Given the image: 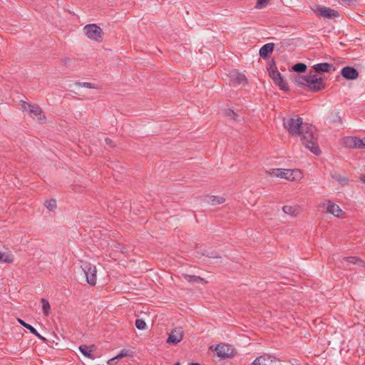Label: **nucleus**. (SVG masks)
Masks as SVG:
<instances>
[{
  "mask_svg": "<svg viewBox=\"0 0 365 365\" xmlns=\"http://www.w3.org/2000/svg\"><path fill=\"white\" fill-rule=\"evenodd\" d=\"M315 128L309 123H304L302 130L300 133L302 144L312 153L319 155L321 150L317 145V139L314 135Z\"/></svg>",
  "mask_w": 365,
  "mask_h": 365,
  "instance_id": "nucleus-1",
  "label": "nucleus"
},
{
  "mask_svg": "<svg viewBox=\"0 0 365 365\" xmlns=\"http://www.w3.org/2000/svg\"><path fill=\"white\" fill-rule=\"evenodd\" d=\"M297 84L306 86L311 91L317 92L324 88L322 78L316 74L301 76L296 80Z\"/></svg>",
  "mask_w": 365,
  "mask_h": 365,
  "instance_id": "nucleus-2",
  "label": "nucleus"
},
{
  "mask_svg": "<svg viewBox=\"0 0 365 365\" xmlns=\"http://www.w3.org/2000/svg\"><path fill=\"white\" fill-rule=\"evenodd\" d=\"M304 123L303 120L298 115L283 118V125L289 134L294 136H299Z\"/></svg>",
  "mask_w": 365,
  "mask_h": 365,
  "instance_id": "nucleus-3",
  "label": "nucleus"
},
{
  "mask_svg": "<svg viewBox=\"0 0 365 365\" xmlns=\"http://www.w3.org/2000/svg\"><path fill=\"white\" fill-rule=\"evenodd\" d=\"M269 174L272 176L288 180L289 181H296L302 178L301 171L298 169H272Z\"/></svg>",
  "mask_w": 365,
  "mask_h": 365,
  "instance_id": "nucleus-4",
  "label": "nucleus"
},
{
  "mask_svg": "<svg viewBox=\"0 0 365 365\" xmlns=\"http://www.w3.org/2000/svg\"><path fill=\"white\" fill-rule=\"evenodd\" d=\"M81 268L86 276L87 283L95 286L97 282L96 267L89 262L81 261Z\"/></svg>",
  "mask_w": 365,
  "mask_h": 365,
  "instance_id": "nucleus-5",
  "label": "nucleus"
},
{
  "mask_svg": "<svg viewBox=\"0 0 365 365\" xmlns=\"http://www.w3.org/2000/svg\"><path fill=\"white\" fill-rule=\"evenodd\" d=\"M85 35L89 39L96 41L101 42L103 41V30L96 24H88L83 27Z\"/></svg>",
  "mask_w": 365,
  "mask_h": 365,
  "instance_id": "nucleus-6",
  "label": "nucleus"
},
{
  "mask_svg": "<svg viewBox=\"0 0 365 365\" xmlns=\"http://www.w3.org/2000/svg\"><path fill=\"white\" fill-rule=\"evenodd\" d=\"M21 107L24 111L28 112L31 118H37L39 122L43 123L46 120V117L43 113L41 107L36 104L28 103L25 101H21Z\"/></svg>",
  "mask_w": 365,
  "mask_h": 365,
  "instance_id": "nucleus-7",
  "label": "nucleus"
},
{
  "mask_svg": "<svg viewBox=\"0 0 365 365\" xmlns=\"http://www.w3.org/2000/svg\"><path fill=\"white\" fill-rule=\"evenodd\" d=\"M215 351L217 356L221 359L230 358L235 354L232 346L226 344H217L215 347Z\"/></svg>",
  "mask_w": 365,
  "mask_h": 365,
  "instance_id": "nucleus-8",
  "label": "nucleus"
},
{
  "mask_svg": "<svg viewBox=\"0 0 365 365\" xmlns=\"http://www.w3.org/2000/svg\"><path fill=\"white\" fill-rule=\"evenodd\" d=\"M314 11L320 16L324 19L336 18L339 16V13L334 9L324 6L317 5L314 9Z\"/></svg>",
  "mask_w": 365,
  "mask_h": 365,
  "instance_id": "nucleus-9",
  "label": "nucleus"
},
{
  "mask_svg": "<svg viewBox=\"0 0 365 365\" xmlns=\"http://www.w3.org/2000/svg\"><path fill=\"white\" fill-rule=\"evenodd\" d=\"M183 336V329L180 327H175L169 333L166 342L169 344L176 345L182 340Z\"/></svg>",
  "mask_w": 365,
  "mask_h": 365,
  "instance_id": "nucleus-10",
  "label": "nucleus"
},
{
  "mask_svg": "<svg viewBox=\"0 0 365 365\" xmlns=\"http://www.w3.org/2000/svg\"><path fill=\"white\" fill-rule=\"evenodd\" d=\"M252 365H282L279 359L269 355H262L257 357Z\"/></svg>",
  "mask_w": 365,
  "mask_h": 365,
  "instance_id": "nucleus-11",
  "label": "nucleus"
},
{
  "mask_svg": "<svg viewBox=\"0 0 365 365\" xmlns=\"http://www.w3.org/2000/svg\"><path fill=\"white\" fill-rule=\"evenodd\" d=\"M322 207L326 209L327 212L333 215L335 217H339L343 213V211L339 207V206L331 202L330 200H327L322 205Z\"/></svg>",
  "mask_w": 365,
  "mask_h": 365,
  "instance_id": "nucleus-12",
  "label": "nucleus"
},
{
  "mask_svg": "<svg viewBox=\"0 0 365 365\" xmlns=\"http://www.w3.org/2000/svg\"><path fill=\"white\" fill-rule=\"evenodd\" d=\"M228 76L233 84L240 86L245 85L247 83V78L245 76L236 70L230 71Z\"/></svg>",
  "mask_w": 365,
  "mask_h": 365,
  "instance_id": "nucleus-13",
  "label": "nucleus"
},
{
  "mask_svg": "<svg viewBox=\"0 0 365 365\" xmlns=\"http://www.w3.org/2000/svg\"><path fill=\"white\" fill-rule=\"evenodd\" d=\"M341 75L347 80H355L359 76L358 71L354 67L345 66L340 71Z\"/></svg>",
  "mask_w": 365,
  "mask_h": 365,
  "instance_id": "nucleus-14",
  "label": "nucleus"
},
{
  "mask_svg": "<svg viewBox=\"0 0 365 365\" xmlns=\"http://www.w3.org/2000/svg\"><path fill=\"white\" fill-rule=\"evenodd\" d=\"M312 68L315 72L318 73H329L331 70H335L333 64L327 62L314 64Z\"/></svg>",
  "mask_w": 365,
  "mask_h": 365,
  "instance_id": "nucleus-15",
  "label": "nucleus"
},
{
  "mask_svg": "<svg viewBox=\"0 0 365 365\" xmlns=\"http://www.w3.org/2000/svg\"><path fill=\"white\" fill-rule=\"evenodd\" d=\"M274 47V43H268L263 45L259 51V56L262 58H266L268 56V55L273 51Z\"/></svg>",
  "mask_w": 365,
  "mask_h": 365,
  "instance_id": "nucleus-16",
  "label": "nucleus"
},
{
  "mask_svg": "<svg viewBox=\"0 0 365 365\" xmlns=\"http://www.w3.org/2000/svg\"><path fill=\"white\" fill-rule=\"evenodd\" d=\"M93 347L94 345H92L91 346H88L87 345H81L78 347V350L84 356L91 359H94L95 356L92 354Z\"/></svg>",
  "mask_w": 365,
  "mask_h": 365,
  "instance_id": "nucleus-17",
  "label": "nucleus"
},
{
  "mask_svg": "<svg viewBox=\"0 0 365 365\" xmlns=\"http://www.w3.org/2000/svg\"><path fill=\"white\" fill-rule=\"evenodd\" d=\"M182 276L187 282L191 284H202L205 282V279L199 276L187 274H182Z\"/></svg>",
  "mask_w": 365,
  "mask_h": 365,
  "instance_id": "nucleus-18",
  "label": "nucleus"
},
{
  "mask_svg": "<svg viewBox=\"0 0 365 365\" xmlns=\"http://www.w3.org/2000/svg\"><path fill=\"white\" fill-rule=\"evenodd\" d=\"M18 322L21 325H22L24 327L29 329L31 334H34L35 336H36L37 337H38L41 339L45 340V339L43 337H42L40 335V334L37 331V330L34 327H32L31 324L26 323L23 319H19V318L18 319Z\"/></svg>",
  "mask_w": 365,
  "mask_h": 365,
  "instance_id": "nucleus-19",
  "label": "nucleus"
},
{
  "mask_svg": "<svg viewBox=\"0 0 365 365\" xmlns=\"http://www.w3.org/2000/svg\"><path fill=\"white\" fill-rule=\"evenodd\" d=\"M282 211L290 216H297L299 214V207L297 206L284 205L282 207Z\"/></svg>",
  "mask_w": 365,
  "mask_h": 365,
  "instance_id": "nucleus-20",
  "label": "nucleus"
},
{
  "mask_svg": "<svg viewBox=\"0 0 365 365\" xmlns=\"http://www.w3.org/2000/svg\"><path fill=\"white\" fill-rule=\"evenodd\" d=\"M14 261V256L11 252H2L0 251V262L11 263Z\"/></svg>",
  "mask_w": 365,
  "mask_h": 365,
  "instance_id": "nucleus-21",
  "label": "nucleus"
},
{
  "mask_svg": "<svg viewBox=\"0 0 365 365\" xmlns=\"http://www.w3.org/2000/svg\"><path fill=\"white\" fill-rule=\"evenodd\" d=\"M363 138L351 137L350 138V145L354 148H363Z\"/></svg>",
  "mask_w": 365,
  "mask_h": 365,
  "instance_id": "nucleus-22",
  "label": "nucleus"
},
{
  "mask_svg": "<svg viewBox=\"0 0 365 365\" xmlns=\"http://www.w3.org/2000/svg\"><path fill=\"white\" fill-rule=\"evenodd\" d=\"M344 259L346 260L347 262L351 263V264L359 263V264L360 266L365 267V262L361 260V259H359L357 257H344Z\"/></svg>",
  "mask_w": 365,
  "mask_h": 365,
  "instance_id": "nucleus-23",
  "label": "nucleus"
},
{
  "mask_svg": "<svg viewBox=\"0 0 365 365\" xmlns=\"http://www.w3.org/2000/svg\"><path fill=\"white\" fill-rule=\"evenodd\" d=\"M275 84H277L279 88L282 91H288L289 86L286 81H284L282 78V76L279 77L276 81H274Z\"/></svg>",
  "mask_w": 365,
  "mask_h": 365,
  "instance_id": "nucleus-24",
  "label": "nucleus"
},
{
  "mask_svg": "<svg viewBox=\"0 0 365 365\" xmlns=\"http://www.w3.org/2000/svg\"><path fill=\"white\" fill-rule=\"evenodd\" d=\"M331 177L341 185H346L348 182V179L346 176H342L337 173H332Z\"/></svg>",
  "mask_w": 365,
  "mask_h": 365,
  "instance_id": "nucleus-25",
  "label": "nucleus"
},
{
  "mask_svg": "<svg viewBox=\"0 0 365 365\" xmlns=\"http://www.w3.org/2000/svg\"><path fill=\"white\" fill-rule=\"evenodd\" d=\"M41 304L43 314L46 316H48L51 312V306L49 302L45 299H41Z\"/></svg>",
  "mask_w": 365,
  "mask_h": 365,
  "instance_id": "nucleus-26",
  "label": "nucleus"
},
{
  "mask_svg": "<svg viewBox=\"0 0 365 365\" xmlns=\"http://www.w3.org/2000/svg\"><path fill=\"white\" fill-rule=\"evenodd\" d=\"M293 71L297 73H303L307 69V66L304 63H298L293 66Z\"/></svg>",
  "mask_w": 365,
  "mask_h": 365,
  "instance_id": "nucleus-27",
  "label": "nucleus"
},
{
  "mask_svg": "<svg viewBox=\"0 0 365 365\" xmlns=\"http://www.w3.org/2000/svg\"><path fill=\"white\" fill-rule=\"evenodd\" d=\"M44 205L49 211H53L56 208V201L54 199L46 200Z\"/></svg>",
  "mask_w": 365,
  "mask_h": 365,
  "instance_id": "nucleus-28",
  "label": "nucleus"
},
{
  "mask_svg": "<svg viewBox=\"0 0 365 365\" xmlns=\"http://www.w3.org/2000/svg\"><path fill=\"white\" fill-rule=\"evenodd\" d=\"M135 325L139 330H143L146 327V323L143 319H136Z\"/></svg>",
  "mask_w": 365,
  "mask_h": 365,
  "instance_id": "nucleus-29",
  "label": "nucleus"
},
{
  "mask_svg": "<svg viewBox=\"0 0 365 365\" xmlns=\"http://www.w3.org/2000/svg\"><path fill=\"white\" fill-rule=\"evenodd\" d=\"M225 202V199L221 197H215L212 196L211 197L210 202L212 205H217L222 204Z\"/></svg>",
  "mask_w": 365,
  "mask_h": 365,
  "instance_id": "nucleus-30",
  "label": "nucleus"
},
{
  "mask_svg": "<svg viewBox=\"0 0 365 365\" xmlns=\"http://www.w3.org/2000/svg\"><path fill=\"white\" fill-rule=\"evenodd\" d=\"M281 76L282 74L279 72L277 68H274V71H269V76L272 78L273 81H276Z\"/></svg>",
  "mask_w": 365,
  "mask_h": 365,
  "instance_id": "nucleus-31",
  "label": "nucleus"
},
{
  "mask_svg": "<svg viewBox=\"0 0 365 365\" xmlns=\"http://www.w3.org/2000/svg\"><path fill=\"white\" fill-rule=\"evenodd\" d=\"M76 85H78L80 87L87 88H96L95 84L88 83V82H77L76 83Z\"/></svg>",
  "mask_w": 365,
  "mask_h": 365,
  "instance_id": "nucleus-32",
  "label": "nucleus"
},
{
  "mask_svg": "<svg viewBox=\"0 0 365 365\" xmlns=\"http://www.w3.org/2000/svg\"><path fill=\"white\" fill-rule=\"evenodd\" d=\"M225 115L227 117H229L233 120H235L236 117L237 116V115L234 112V110L230 108H227L225 110Z\"/></svg>",
  "mask_w": 365,
  "mask_h": 365,
  "instance_id": "nucleus-33",
  "label": "nucleus"
},
{
  "mask_svg": "<svg viewBox=\"0 0 365 365\" xmlns=\"http://www.w3.org/2000/svg\"><path fill=\"white\" fill-rule=\"evenodd\" d=\"M269 0H257L255 5V8L257 9H262L266 6Z\"/></svg>",
  "mask_w": 365,
  "mask_h": 365,
  "instance_id": "nucleus-34",
  "label": "nucleus"
},
{
  "mask_svg": "<svg viewBox=\"0 0 365 365\" xmlns=\"http://www.w3.org/2000/svg\"><path fill=\"white\" fill-rule=\"evenodd\" d=\"M339 4L344 6H349L356 2V0H338Z\"/></svg>",
  "mask_w": 365,
  "mask_h": 365,
  "instance_id": "nucleus-35",
  "label": "nucleus"
},
{
  "mask_svg": "<svg viewBox=\"0 0 365 365\" xmlns=\"http://www.w3.org/2000/svg\"><path fill=\"white\" fill-rule=\"evenodd\" d=\"M128 356V350L123 349L120 351V353L115 356L117 359H120L124 356Z\"/></svg>",
  "mask_w": 365,
  "mask_h": 365,
  "instance_id": "nucleus-36",
  "label": "nucleus"
},
{
  "mask_svg": "<svg viewBox=\"0 0 365 365\" xmlns=\"http://www.w3.org/2000/svg\"><path fill=\"white\" fill-rule=\"evenodd\" d=\"M105 142L107 145H108L110 146H112V147L114 146L113 141L108 138H105Z\"/></svg>",
  "mask_w": 365,
  "mask_h": 365,
  "instance_id": "nucleus-37",
  "label": "nucleus"
},
{
  "mask_svg": "<svg viewBox=\"0 0 365 365\" xmlns=\"http://www.w3.org/2000/svg\"><path fill=\"white\" fill-rule=\"evenodd\" d=\"M116 359H117V358H115V357H113V358H112V359H109V360L108 361V365H113V364H114V362H115V361Z\"/></svg>",
  "mask_w": 365,
  "mask_h": 365,
  "instance_id": "nucleus-38",
  "label": "nucleus"
},
{
  "mask_svg": "<svg viewBox=\"0 0 365 365\" xmlns=\"http://www.w3.org/2000/svg\"><path fill=\"white\" fill-rule=\"evenodd\" d=\"M274 68H277V67L274 64L271 65L269 66V68H267L268 72L269 73V71H274Z\"/></svg>",
  "mask_w": 365,
  "mask_h": 365,
  "instance_id": "nucleus-39",
  "label": "nucleus"
},
{
  "mask_svg": "<svg viewBox=\"0 0 365 365\" xmlns=\"http://www.w3.org/2000/svg\"><path fill=\"white\" fill-rule=\"evenodd\" d=\"M360 180H361V182L365 184V175H361L360 177Z\"/></svg>",
  "mask_w": 365,
  "mask_h": 365,
  "instance_id": "nucleus-40",
  "label": "nucleus"
},
{
  "mask_svg": "<svg viewBox=\"0 0 365 365\" xmlns=\"http://www.w3.org/2000/svg\"><path fill=\"white\" fill-rule=\"evenodd\" d=\"M207 257H212V258L219 257L218 255H214L212 253H211L210 255H208Z\"/></svg>",
  "mask_w": 365,
  "mask_h": 365,
  "instance_id": "nucleus-41",
  "label": "nucleus"
},
{
  "mask_svg": "<svg viewBox=\"0 0 365 365\" xmlns=\"http://www.w3.org/2000/svg\"><path fill=\"white\" fill-rule=\"evenodd\" d=\"M188 365H201V364H200L199 363H197V362H191V363H189Z\"/></svg>",
  "mask_w": 365,
  "mask_h": 365,
  "instance_id": "nucleus-42",
  "label": "nucleus"
},
{
  "mask_svg": "<svg viewBox=\"0 0 365 365\" xmlns=\"http://www.w3.org/2000/svg\"><path fill=\"white\" fill-rule=\"evenodd\" d=\"M363 148H365V137L363 138Z\"/></svg>",
  "mask_w": 365,
  "mask_h": 365,
  "instance_id": "nucleus-43",
  "label": "nucleus"
},
{
  "mask_svg": "<svg viewBox=\"0 0 365 365\" xmlns=\"http://www.w3.org/2000/svg\"><path fill=\"white\" fill-rule=\"evenodd\" d=\"M173 365H180V363L179 361H177Z\"/></svg>",
  "mask_w": 365,
  "mask_h": 365,
  "instance_id": "nucleus-44",
  "label": "nucleus"
}]
</instances>
